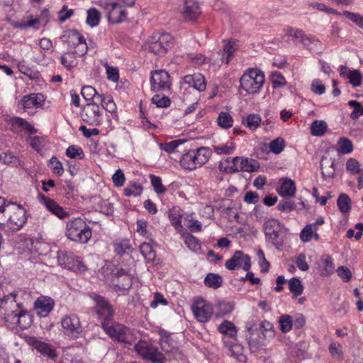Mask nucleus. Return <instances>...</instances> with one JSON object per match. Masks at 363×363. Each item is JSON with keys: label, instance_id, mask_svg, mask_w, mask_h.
Returning <instances> with one entry per match:
<instances>
[{"label": "nucleus", "instance_id": "1", "mask_svg": "<svg viewBox=\"0 0 363 363\" xmlns=\"http://www.w3.org/2000/svg\"><path fill=\"white\" fill-rule=\"evenodd\" d=\"M16 296L17 292H13L11 298L1 310H4V319L8 327L13 329L18 326L21 329H26L31 324V318L27 310L23 308V303L16 301Z\"/></svg>", "mask_w": 363, "mask_h": 363}, {"label": "nucleus", "instance_id": "2", "mask_svg": "<svg viewBox=\"0 0 363 363\" xmlns=\"http://www.w3.org/2000/svg\"><path fill=\"white\" fill-rule=\"evenodd\" d=\"M101 274L106 282L111 284L115 290L128 291L133 284V272L130 269L115 267L106 265L101 268Z\"/></svg>", "mask_w": 363, "mask_h": 363}, {"label": "nucleus", "instance_id": "3", "mask_svg": "<svg viewBox=\"0 0 363 363\" xmlns=\"http://www.w3.org/2000/svg\"><path fill=\"white\" fill-rule=\"evenodd\" d=\"M26 221V210L21 205L13 203L7 209L6 219L4 225H0V229L9 235L21 230Z\"/></svg>", "mask_w": 363, "mask_h": 363}, {"label": "nucleus", "instance_id": "4", "mask_svg": "<svg viewBox=\"0 0 363 363\" xmlns=\"http://www.w3.org/2000/svg\"><path fill=\"white\" fill-rule=\"evenodd\" d=\"M264 232L267 240L278 250H281L286 240L287 229L278 220L270 218L264 222Z\"/></svg>", "mask_w": 363, "mask_h": 363}, {"label": "nucleus", "instance_id": "5", "mask_svg": "<svg viewBox=\"0 0 363 363\" xmlns=\"http://www.w3.org/2000/svg\"><path fill=\"white\" fill-rule=\"evenodd\" d=\"M66 236L79 243H87L92 236L91 228L81 218L70 219L66 225Z\"/></svg>", "mask_w": 363, "mask_h": 363}, {"label": "nucleus", "instance_id": "6", "mask_svg": "<svg viewBox=\"0 0 363 363\" xmlns=\"http://www.w3.org/2000/svg\"><path fill=\"white\" fill-rule=\"evenodd\" d=\"M264 82V72L257 68H248L240 78V87L249 94H258Z\"/></svg>", "mask_w": 363, "mask_h": 363}, {"label": "nucleus", "instance_id": "7", "mask_svg": "<svg viewBox=\"0 0 363 363\" xmlns=\"http://www.w3.org/2000/svg\"><path fill=\"white\" fill-rule=\"evenodd\" d=\"M89 296L95 302V314L101 327L104 328L113 320L115 311L105 297L95 293L91 294Z\"/></svg>", "mask_w": 363, "mask_h": 363}, {"label": "nucleus", "instance_id": "8", "mask_svg": "<svg viewBox=\"0 0 363 363\" xmlns=\"http://www.w3.org/2000/svg\"><path fill=\"white\" fill-rule=\"evenodd\" d=\"M102 328L112 340L125 345H131L133 334L130 329L124 325L113 320Z\"/></svg>", "mask_w": 363, "mask_h": 363}, {"label": "nucleus", "instance_id": "9", "mask_svg": "<svg viewBox=\"0 0 363 363\" xmlns=\"http://www.w3.org/2000/svg\"><path fill=\"white\" fill-rule=\"evenodd\" d=\"M191 310L197 321L202 323L208 322L213 313L212 304L201 298L194 301Z\"/></svg>", "mask_w": 363, "mask_h": 363}, {"label": "nucleus", "instance_id": "10", "mask_svg": "<svg viewBox=\"0 0 363 363\" xmlns=\"http://www.w3.org/2000/svg\"><path fill=\"white\" fill-rule=\"evenodd\" d=\"M106 12L108 21L113 24L120 23L126 19V11L118 2L101 1Z\"/></svg>", "mask_w": 363, "mask_h": 363}, {"label": "nucleus", "instance_id": "11", "mask_svg": "<svg viewBox=\"0 0 363 363\" xmlns=\"http://www.w3.org/2000/svg\"><path fill=\"white\" fill-rule=\"evenodd\" d=\"M225 267L230 271L240 267L244 271H249L251 268L250 257L241 250H236L231 258L225 262Z\"/></svg>", "mask_w": 363, "mask_h": 363}, {"label": "nucleus", "instance_id": "12", "mask_svg": "<svg viewBox=\"0 0 363 363\" xmlns=\"http://www.w3.org/2000/svg\"><path fill=\"white\" fill-rule=\"evenodd\" d=\"M82 120L91 125H99L102 122V108L97 102L87 103L83 109L82 114Z\"/></svg>", "mask_w": 363, "mask_h": 363}, {"label": "nucleus", "instance_id": "13", "mask_svg": "<svg viewBox=\"0 0 363 363\" xmlns=\"http://www.w3.org/2000/svg\"><path fill=\"white\" fill-rule=\"evenodd\" d=\"M180 12L185 20L196 21L201 15V10L197 0H184Z\"/></svg>", "mask_w": 363, "mask_h": 363}, {"label": "nucleus", "instance_id": "14", "mask_svg": "<svg viewBox=\"0 0 363 363\" xmlns=\"http://www.w3.org/2000/svg\"><path fill=\"white\" fill-rule=\"evenodd\" d=\"M136 352L144 359L149 360L153 363H159L157 349L147 341L140 340L134 346Z\"/></svg>", "mask_w": 363, "mask_h": 363}, {"label": "nucleus", "instance_id": "15", "mask_svg": "<svg viewBox=\"0 0 363 363\" xmlns=\"http://www.w3.org/2000/svg\"><path fill=\"white\" fill-rule=\"evenodd\" d=\"M29 344L33 347L36 351L44 357L55 361L57 357V353L55 347L47 342L38 340L36 337H31Z\"/></svg>", "mask_w": 363, "mask_h": 363}, {"label": "nucleus", "instance_id": "16", "mask_svg": "<svg viewBox=\"0 0 363 363\" xmlns=\"http://www.w3.org/2000/svg\"><path fill=\"white\" fill-rule=\"evenodd\" d=\"M65 333L75 337L82 332L79 318L76 315L65 317L61 321Z\"/></svg>", "mask_w": 363, "mask_h": 363}, {"label": "nucleus", "instance_id": "17", "mask_svg": "<svg viewBox=\"0 0 363 363\" xmlns=\"http://www.w3.org/2000/svg\"><path fill=\"white\" fill-rule=\"evenodd\" d=\"M68 38L72 40L74 45L75 50L72 52L74 53V55L84 56L88 50V46L84 36L77 30L72 29L68 31Z\"/></svg>", "mask_w": 363, "mask_h": 363}, {"label": "nucleus", "instance_id": "18", "mask_svg": "<svg viewBox=\"0 0 363 363\" xmlns=\"http://www.w3.org/2000/svg\"><path fill=\"white\" fill-rule=\"evenodd\" d=\"M40 201L45 208L60 219L68 217L69 213L65 211L55 201L43 194H39Z\"/></svg>", "mask_w": 363, "mask_h": 363}, {"label": "nucleus", "instance_id": "19", "mask_svg": "<svg viewBox=\"0 0 363 363\" xmlns=\"http://www.w3.org/2000/svg\"><path fill=\"white\" fill-rule=\"evenodd\" d=\"M55 302L50 297L40 296L35 302V309L40 317H46L53 310Z\"/></svg>", "mask_w": 363, "mask_h": 363}, {"label": "nucleus", "instance_id": "20", "mask_svg": "<svg viewBox=\"0 0 363 363\" xmlns=\"http://www.w3.org/2000/svg\"><path fill=\"white\" fill-rule=\"evenodd\" d=\"M183 84H187L199 91H203L206 88L204 77L200 73L188 74L183 77Z\"/></svg>", "mask_w": 363, "mask_h": 363}, {"label": "nucleus", "instance_id": "21", "mask_svg": "<svg viewBox=\"0 0 363 363\" xmlns=\"http://www.w3.org/2000/svg\"><path fill=\"white\" fill-rule=\"evenodd\" d=\"M11 130L12 132L18 133L25 130L29 133L34 134L37 132L36 129L27 121L20 117H12L9 120Z\"/></svg>", "mask_w": 363, "mask_h": 363}, {"label": "nucleus", "instance_id": "22", "mask_svg": "<svg viewBox=\"0 0 363 363\" xmlns=\"http://www.w3.org/2000/svg\"><path fill=\"white\" fill-rule=\"evenodd\" d=\"M44 96L40 93L30 94L24 96L21 100V106L24 110L40 106L45 101Z\"/></svg>", "mask_w": 363, "mask_h": 363}, {"label": "nucleus", "instance_id": "23", "mask_svg": "<svg viewBox=\"0 0 363 363\" xmlns=\"http://www.w3.org/2000/svg\"><path fill=\"white\" fill-rule=\"evenodd\" d=\"M302 44L307 50L315 54L322 53L325 50L324 45L315 36L306 35Z\"/></svg>", "mask_w": 363, "mask_h": 363}, {"label": "nucleus", "instance_id": "24", "mask_svg": "<svg viewBox=\"0 0 363 363\" xmlns=\"http://www.w3.org/2000/svg\"><path fill=\"white\" fill-rule=\"evenodd\" d=\"M320 169L323 179L334 177L335 174V159L323 156L320 162Z\"/></svg>", "mask_w": 363, "mask_h": 363}, {"label": "nucleus", "instance_id": "25", "mask_svg": "<svg viewBox=\"0 0 363 363\" xmlns=\"http://www.w3.org/2000/svg\"><path fill=\"white\" fill-rule=\"evenodd\" d=\"M223 344L228 348L230 355L237 359L241 360L245 357L243 355L244 347L242 345L236 342V340H227L226 337L223 339Z\"/></svg>", "mask_w": 363, "mask_h": 363}, {"label": "nucleus", "instance_id": "26", "mask_svg": "<svg viewBox=\"0 0 363 363\" xmlns=\"http://www.w3.org/2000/svg\"><path fill=\"white\" fill-rule=\"evenodd\" d=\"M175 39L169 33H160V57L172 51Z\"/></svg>", "mask_w": 363, "mask_h": 363}, {"label": "nucleus", "instance_id": "27", "mask_svg": "<svg viewBox=\"0 0 363 363\" xmlns=\"http://www.w3.org/2000/svg\"><path fill=\"white\" fill-rule=\"evenodd\" d=\"M281 181V184L278 189L279 194L282 196H294L296 191L294 182L287 177L282 178Z\"/></svg>", "mask_w": 363, "mask_h": 363}, {"label": "nucleus", "instance_id": "28", "mask_svg": "<svg viewBox=\"0 0 363 363\" xmlns=\"http://www.w3.org/2000/svg\"><path fill=\"white\" fill-rule=\"evenodd\" d=\"M180 163L184 169L189 170H194L199 167L194 150H190L183 154L180 159Z\"/></svg>", "mask_w": 363, "mask_h": 363}, {"label": "nucleus", "instance_id": "29", "mask_svg": "<svg viewBox=\"0 0 363 363\" xmlns=\"http://www.w3.org/2000/svg\"><path fill=\"white\" fill-rule=\"evenodd\" d=\"M218 331L223 334L225 336L236 340L237 337V328L235 324L229 320L223 321L218 326Z\"/></svg>", "mask_w": 363, "mask_h": 363}, {"label": "nucleus", "instance_id": "30", "mask_svg": "<svg viewBox=\"0 0 363 363\" xmlns=\"http://www.w3.org/2000/svg\"><path fill=\"white\" fill-rule=\"evenodd\" d=\"M182 212L179 207H174L169 211V218L171 223L174 228L179 233L182 232L184 228L182 224Z\"/></svg>", "mask_w": 363, "mask_h": 363}, {"label": "nucleus", "instance_id": "31", "mask_svg": "<svg viewBox=\"0 0 363 363\" xmlns=\"http://www.w3.org/2000/svg\"><path fill=\"white\" fill-rule=\"evenodd\" d=\"M160 347L165 352H169L176 347V342L171 338V334L160 328Z\"/></svg>", "mask_w": 363, "mask_h": 363}, {"label": "nucleus", "instance_id": "32", "mask_svg": "<svg viewBox=\"0 0 363 363\" xmlns=\"http://www.w3.org/2000/svg\"><path fill=\"white\" fill-rule=\"evenodd\" d=\"M247 334L246 335L247 344L249 347V350L251 352H255L257 350H259L262 346V344L261 342L257 339L252 338V335H254L255 333H258V330L257 328L254 329L252 327H248L246 330Z\"/></svg>", "mask_w": 363, "mask_h": 363}, {"label": "nucleus", "instance_id": "33", "mask_svg": "<svg viewBox=\"0 0 363 363\" xmlns=\"http://www.w3.org/2000/svg\"><path fill=\"white\" fill-rule=\"evenodd\" d=\"M235 168L233 169V171H243V172H252L256 171L259 169V165L258 162L252 159L248 158H242L240 160V162L239 164V167H238L234 166Z\"/></svg>", "mask_w": 363, "mask_h": 363}, {"label": "nucleus", "instance_id": "34", "mask_svg": "<svg viewBox=\"0 0 363 363\" xmlns=\"http://www.w3.org/2000/svg\"><path fill=\"white\" fill-rule=\"evenodd\" d=\"M262 118L259 114L250 113L242 118V123L251 130H257L261 124Z\"/></svg>", "mask_w": 363, "mask_h": 363}, {"label": "nucleus", "instance_id": "35", "mask_svg": "<svg viewBox=\"0 0 363 363\" xmlns=\"http://www.w3.org/2000/svg\"><path fill=\"white\" fill-rule=\"evenodd\" d=\"M238 47V41L235 40H230L228 41L223 47V53L221 57V60L225 64H228L231 60V57L237 50Z\"/></svg>", "mask_w": 363, "mask_h": 363}, {"label": "nucleus", "instance_id": "36", "mask_svg": "<svg viewBox=\"0 0 363 363\" xmlns=\"http://www.w3.org/2000/svg\"><path fill=\"white\" fill-rule=\"evenodd\" d=\"M196 155V160L199 167H201L206 164L211 156V150L206 147H201L196 150H194Z\"/></svg>", "mask_w": 363, "mask_h": 363}, {"label": "nucleus", "instance_id": "37", "mask_svg": "<svg viewBox=\"0 0 363 363\" xmlns=\"http://www.w3.org/2000/svg\"><path fill=\"white\" fill-rule=\"evenodd\" d=\"M334 269V264L330 256H326L325 258L320 260L319 273L322 277L330 276L333 273Z\"/></svg>", "mask_w": 363, "mask_h": 363}, {"label": "nucleus", "instance_id": "38", "mask_svg": "<svg viewBox=\"0 0 363 363\" xmlns=\"http://www.w3.org/2000/svg\"><path fill=\"white\" fill-rule=\"evenodd\" d=\"M184 243L186 245L188 248L191 251L201 254V243L199 239L194 236L190 233H187L184 236Z\"/></svg>", "mask_w": 363, "mask_h": 363}, {"label": "nucleus", "instance_id": "39", "mask_svg": "<svg viewBox=\"0 0 363 363\" xmlns=\"http://www.w3.org/2000/svg\"><path fill=\"white\" fill-rule=\"evenodd\" d=\"M204 284L206 286L216 289L221 286L223 279L218 274L209 273L204 279Z\"/></svg>", "mask_w": 363, "mask_h": 363}, {"label": "nucleus", "instance_id": "40", "mask_svg": "<svg viewBox=\"0 0 363 363\" xmlns=\"http://www.w3.org/2000/svg\"><path fill=\"white\" fill-rule=\"evenodd\" d=\"M328 128L326 122L321 120H315L311 123V133L315 136H322Z\"/></svg>", "mask_w": 363, "mask_h": 363}, {"label": "nucleus", "instance_id": "41", "mask_svg": "<svg viewBox=\"0 0 363 363\" xmlns=\"http://www.w3.org/2000/svg\"><path fill=\"white\" fill-rule=\"evenodd\" d=\"M337 205L341 213H348L351 209V199L347 194L342 193L337 198Z\"/></svg>", "mask_w": 363, "mask_h": 363}, {"label": "nucleus", "instance_id": "42", "mask_svg": "<svg viewBox=\"0 0 363 363\" xmlns=\"http://www.w3.org/2000/svg\"><path fill=\"white\" fill-rule=\"evenodd\" d=\"M140 252L147 262H155L156 252L151 244L144 242L140 245Z\"/></svg>", "mask_w": 363, "mask_h": 363}, {"label": "nucleus", "instance_id": "43", "mask_svg": "<svg viewBox=\"0 0 363 363\" xmlns=\"http://www.w3.org/2000/svg\"><path fill=\"white\" fill-rule=\"evenodd\" d=\"M81 94L87 103L97 102L96 96L99 94L96 89L91 86H84L82 88Z\"/></svg>", "mask_w": 363, "mask_h": 363}, {"label": "nucleus", "instance_id": "44", "mask_svg": "<svg viewBox=\"0 0 363 363\" xmlns=\"http://www.w3.org/2000/svg\"><path fill=\"white\" fill-rule=\"evenodd\" d=\"M217 123L220 128L228 129L233 126V119L229 113L221 112L218 116Z\"/></svg>", "mask_w": 363, "mask_h": 363}, {"label": "nucleus", "instance_id": "45", "mask_svg": "<svg viewBox=\"0 0 363 363\" xmlns=\"http://www.w3.org/2000/svg\"><path fill=\"white\" fill-rule=\"evenodd\" d=\"M60 61L62 65L67 69L70 70L77 64L74 53L67 52L61 55Z\"/></svg>", "mask_w": 363, "mask_h": 363}, {"label": "nucleus", "instance_id": "46", "mask_svg": "<svg viewBox=\"0 0 363 363\" xmlns=\"http://www.w3.org/2000/svg\"><path fill=\"white\" fill-rule=\"evenodd\" d=\"M289 289L297 297L303 293V286L298 278L294 277L289 281Z\"/></svg>", "mask_w": 363, "mask_h": 363}, {"label": "nucleus", "instance_id": "47", "mask_svg": "<svg viewBox=\"0 0 363 363\" xmlns=\"http://www.w3.org/2000/svg\"><path fill=\"white\" fill-rule=\"evenodd\" d=\"M347 78L349 79V82L354 86L357 87L362 84L363 76L359 70L352 69L349 70Z\"/></svg>", "mask_w": 363, "mask_h": 363}, {"label": "nucleus", "instance_id": "48", "mask_svg": "<svg viewBox=\"0 0 363 363\" xmlns=\"http://www.w3.org/2000/svg\"><path fill=\"white\" fill-rule=\"evenodd\" d=\"M213 149L218 155H230L233 152L235 146L233 141L229 140L225 144L214 145Z\"/></svg>", "mask_w": 363, "mask_h": 363}, {"label": "nucleus", "instance_id": "49", "mask_svg": "<svg viewBox=\"0 0 363 363\" xmlns=\"http://www.w3.org/2000/svg\"><path fill=\"white\" fill-rule=\"evenodd\" d=\"M100 21V13L95 8H91L87 10L86 23L91 27H95L99 25Z\"/></svg>", "mask_w": 363, "mask_h": 363}, {"label": "nucleus", "instance_id": "50", "mask_svg": "<svg viewBox=\"0 0 363 363\" xmlns=\"http://www.w3.org/2000/svg\"><path fill=\"white\" fill-rule=\"evenodd\" d=\"M8 21L14 28H18L21 30H26L27 28L33 27L35 25H36L37 23L40 22L39 18H31L27 22H18V21H15L11 20V19H8Z\"/></svg>", "mask_w": 363, "mask_h": 363}, {"label": "nucleus", "instance_id": "51", "mask_svg": "<svg viewBox=\"0 0 363 363\" xmlns=\"http://www.w3.org/2000/svg\"><path fill=\"white\" fill-rule=\"evenodd\" d=\"M279 328L282 333L289 332L293 327L292 317L289 315H282L279 320Z\"/></svg>", "mask_w": 363, "mask_h": 363}, {"label": "nucleus", "instance_id": "52", "mask_svg": "<svg viewBox=\"0 0 363 363\" xmlns=\"http://www.w3.org/2000/svg\"><path fill=\"white\" fill-rule=\"evenodd\" d=\"M123 191L125 196H138L142 194L143 187L140 184L133 182L125 188Z\"/></svg>", "mask_w": 363, "mask_h": 363}, {"label": "nucleus", "instance_id": "53", "mask_svg": "<svg viewBox=\"0 0 363 363\" xmlns=\"http://www.w3.org/2000/svg\"><path fill=\"white\" fill-rule=\"evenodd\" d=\"M337 151L342 154H348L353 150V145L351 140L346 138H340L337 142Z\"/></svg>", "mask_w": 363, "mask_h": 363}, {"label": "nucleus", "instance_id": "54", "mask_svg": "<svg viewBox=\"0 0 363 363\" xmlns=\"http://www.w3.org/2000/svg\"><path fill=\"white\" fill-rule=\"evenodd\" d=\"M66 155L71 159L82 160L84 157V153L80 147L70 145L66 150Z\"/></svg>", "mask_w": 363, "mask_h": 363}, {"label": "nucleus", "instance_id": "55", "mask_svg": "<svg viewBox=\"0 0 363 363\" xmlns=\"http://www.w3.org/2000/svg\"><path fill=\"white\" fill-rule=\"evenodd\" d=\"M348 105L350 107L354 108V110L350 113V118L352 120H357L360 116H363V105L359 101L351 100L348 101Z\"/></svg>", "mask_w": 363, "mask_h": 363}, {"label": "nucleus", "instance_id": "56", "mask_svg": "<svg viewBox=\"0 0 363 363\" xmlns=\"http://www.w3.org/2000/svg\"><path fill=\"white\" fill-rule=\"evenodd\" d=\"M269 147L272 152L278 155L284 150L285 147V141L281 138H277L270 142Z\"/></svg>", "mask_w": 363, "mask_h": 363}, {"label": "nucleus", "instance_id": "57", "mask_svg": "<svg viewBox=\"0 0 363 363\" xmlns=\"http://www.w3.org/2000/svg\"><path fill=\"white\" fill-rule=\"evenodd\" d=\"M114 252L117 255H123L131 248L130 241L127 239L117 241L113 245Z\"/></svg>", "mask_w": 363, "mask_h": 363}, {"label": "nucleus", "instance_id": "58", "mask_svg": "<svg viewBox=\"0 0 363 363\" xmlns=\"http://www.w3.org/2000/svg\"><path fill=\"white\" fill-rule=\"evenodd\" d=\"M172 86V80L169 74L160 69V90L169 91Z\"/></svg>", "mask_w": 363, "mask_h": 363}, {"label": "nucleus", "instance_id": "59", "mask_svg": "<svg viewBox=\"0 0 363 363\" xmlns=\"http://www.w3.org/2000/svg\"><path fill=\"white\" fill-rule=\"evenodd\" d=\"M317 230V227L315 226V224H308L307 225L301 232L300 238L304 242H309L313 234V231Z\"/></svg>", "mask_w": 363, "mask_h": 363}, {"label": "nucleus", "instance_id": "60", "mask_svg": "<svg viewBox=\"0 0 363 363\" xmlns=\"http://www.w3.org/2000/svg\"><path fill=\"white\" fill-rule=\"evenodd\" d=\"M346 169L352 174H357L362 172L359 162L354 158H350L346 162Z\"/></svg>", "mask_w": 363, "mask_h": 363}, {"label": "nucleus", "instance_id": "61", "mask_svg": "<svg viewBox=\"0 0 363 363\" xmlns=\"http://www.w3.org/2000/svg\"><path fill=\"white\" fill-rule=\"evenodd\" d=\"M216 307L218 310L217 315L219 316H223L229 314L233 309V306L230 302H226L224 301H218L216 304Z\"/></svg>", "mask_w": 363, "mask_h": 363}, {"label": "nucleus", "instance_id": "62", "mask_svg": "<svg viewBox=\"0 0 363 363\" xmlns=\"http://www.w3.org/2000/svg\"><path fill=\"white\" fill-rule=\"evenodd\" d=\"M342 15L350 19L352 22L354 23L360 28L363 29V16L347 11H343Z\"/></svg>", "mask_w": 363, "mask_h": 363}, {"label": "nucleus", "instance_id": "63", "mask_svg": "<svg viewBox=\"0 0 363 363\" xmlns=\"http://www.w3.org/2000/svg\"><path fill=\"white\" fill-rule=\"evenodd\" d=\"M329 352L333 357L341 359H342V346L338 342H332L328 347Z\"/></svg>", "mask_w": 363, "mask_h": 363}, {"label": "nucleus", "instance_id": "64", "mask_svg": "<svg viewBox=\"0 0 363 363\" xmlns=\"http://www.w3.org/2000/svg\"><path fill=\"white\" fill-rule=\"evenodd\" d=\"M272 84L274 89H277L284 86L286 81L281 73L275 72L272 74Z\"/></svg>", "mask_w": 363, "mask_h": 363}]
</instances>
